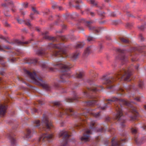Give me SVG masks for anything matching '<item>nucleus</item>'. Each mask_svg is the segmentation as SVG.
<instances>
[{"mask_svg":"<svg viewBox=\"0 0 146 146\" xmlns=\"http://www.w3.org/2000/svg\"><path fill=\"white\" fill-rule=\"evenodd\" d=\"M91 133L90 130L88 129H84L83 135L80 138L81 140L85 142L89 141L90 140V135Z\"/></svg>","mask_w":146,"mask_h":146,"instance_id":"9","label":"nucleus"},{"mask_svg":"<svg viewBox=\"0 0 146 146\" xmlns=\"http://www.w3.org/2000/svg\"><path fill=\"white\" fill-rule=\"evenodd\" d=\"M70 136V135L68 134V132L65 130L62 131L60 132L59 134V137H63L65 139H66L65 140V143L61 146H66L67 145L68 139Z\"/></svg>","mask_w":146,"mask_h":146,"instance_id":"10","label":"nucleus"},{"mask_svg":"<svg viewBox=\"0 0 146 146\" xmlns=\"http://www.w3.org/2000/svg\"><path fill=\"white\" fill-rule=\"evenodd\" d=\"M79 55V52L77 51L71 54L70 56V57L72 60H75L78 58Z\"/></svg>","mask_w":146,"mask_h":146,"instance_id":"14","label":"nucleus"},{"mask_svg":"<svg viewBox=\"0 0 146 146\" xmlns=\"http://www.w3.org/2000/svg\"><path fill=\"white\" fill-rule=\"evenodd\" d=\"M92 49L91 46H89L84 51V55L85 56L88 55L91 52Z\"/></svg>","mask_w":146,"mask_h":146,"instance_id":"17","label":"nucleus"},{"mask_svg":"<svg viewBox=\"0 0 146 146\" xmlns=\"http://www.w3.org/2000/svg\"><path fill=\"white\" fill-rule=\"evenodd\" d=\"M36 53L39 55H44L45 54V51L43 50H38L36 51Z\"/></svg>","mask_w":146,"mask_h":146,"instance_id":"25","label":"nucleus"},{"mask_svg":"<svg viewBox=\"0 0 146 146\" xmlns=\"http://www.w3.org/2000/svg\"><path fill=\"white\" fill-rule=\"evenodd\" d=\"M132 132L133 134H135L137 133V129L135 128H132L131 129Z\"/></svg>","mask_w":146,"mask_h":146,"instance_id":"41","label":"nucleus"},{"mask_svg":"<svg viewBox=\"0 0 146 146\" xmlns=\"http://www.w3.org/2000/svg\"><path fill=\"white\" fill-rule=\"evenodd\" d=\"M104 13V12H101L98 13V14L101 16H103Z\"/></svg>","mask_w":146,"mask_h":146,"instance_id":"51","label":"nucleus"},{"mask_svg":"<svg viewBox=\"0 0 146 146\" xmlns=\"http://www.w3.org/2000/svg\"><path fill=\"white\" fill-rule=\"evenodd\" d=\"M113 88V86H108V89H111Z\"/></svg>","mask_w":146,"mask_h":146,"instance_id":"61","label":"nucleus"},{"mask_svg":"<svg viewBox=\"0 0 146 146\" xmlns=\"http://www.w3.org/2000/svg\"><path fill=\"white\" fill-rule=\"evenodd\" d=\"M107 105L106 104H105L104 106L103 107H100L98 108V109H101L102 110H104L107 107Z\"/></svg>","mask_w":146,"mask_h":146,"instance_id":"43","label":"nucleus"},{"mask_svg":"<svg viewBox=\"0 0 146 146\" xmlns=\"http://www.w3.org/2000/svg\"><path fill=\"white\" fill-rule=\"evenodd\" d=\"M108 103L110 104L111 102H116L115 104V109L117 112L116 119L121 122V125L122 127L125 126L124 123L125 122V117L123 115L122 111L121 109V104L131 106L130 103L124 100L119 99L115 97L112 98L111 99L108 100Z\"/></svg>","mask_w":146,"mask_h":146,"instance_id":"1","label":"nucleus"},{"mask_svg":"<svg viewBox=\"0 0 146 146\" xmlns=\"http://www.w3.org/2000/svg\"><path fill=\"white\" fill-rule=\"evenodd\" d=\"M94 122H92V123H91L90 127V129H92V130H94L95 129L94 128H93L92 127V126L94 125Z\"/></svg>","mask_w":146,"mask_h":146,"instance_id":"45","label":"nucleus"},{"mask_svg":"<svg viewBox=\"0 0 146 146\" xmlns=\"http://www.w3.org/2000/svg\"><path fill=\"white\" fill-rule=\"evenodd\" d=\"M52 7L54 9L58 8L60 10H61V7H59L56 5H53Z\"/></svg>","mask_w":146,"mask_h":146,"instance_id":"37","label":"nucleus"},{"mask_svg":"<svg viewBox=\"0 0 146 146\" xmlns=\"http://www.w3.org/2000/svg\"><path fill=\"white\" fill-rule=\"evenodd\" d=\"M139 66V65H137L136 66H135V69H137Z\"/></svg>","mask_w":146,"mask_h":146,"instance_id":"63","label":"nucleus"},{"mask_svg":"<svg viewBox=\"0 0 146 146\" xmlns=\"http://www.w3.org/2000/svg\"><path fill=\"white\" fill-rule=\"evenodd\" d=\"M132 73L129 70H125V69L121 70L116 75L117 78L121 80L127 81L131 75Z\"/></svg>","mask_w":146,"mask_h":146,"instance_id":"6","label":"nucleus"},{"mask_svg":"<svg viewBox=\"0 0 146 146\" xmlns=\"http://www.w3.org/2000/svg\"><path fill=\"white\" fill-rule=\"evenodd\" d=\"M138 28L139 29L141 30H143L144 29V28H146V25H141L140 27H139Z\"/></svg>","mask_w":146,"mask_h":146,"instance_id":"40","label":"nucleus"},{"mask_svg":"<svg viewBox=\"0 0 146 146\" xmlns=\"http://www.w3.org/2000/svg\"><path fill=\"white\" fill-rule=\"evenodd\" d=\"M9 137H10V139H11V144L12 145H14L16 143V141H15V140L13 138L11 137V136H10Z\"/></svg>","mask_w":146,"mask_h":146,"instance_id":"30","label":"nucleus"},{"mask_svg":"<svg viewBox=\"0 0 146 146\" xmlns=\"http://www.w3.org/2000/svg\"><path fill=\"white\" fill-rule=\"evenodd\" d=\"M47 32H46L44 33H42L43 35L44 36V38L46 39H49L50 40H51L53 41H55L56 40V39L53 37H50L47 35Z\"/></svg>","mask_w":146,"mask_h":146,"instance_id":"15","label":"nucleus"},{"mask_svg":"<svg viewBox=\"0 0 146 146\" xmlns=\"http://www.w3.org/2000/svg\"><path fill=\"white\" fill-rule=\"evenodd\" d=\"M65 81H65L64 80H61V81H58V82H54V85H53V87L54 88H57L59 86V84L58 83H60L61 82H64Z\"/></svg>","mask_w":146,"mask_h":146,"instance_id":"26","label":"nucleus"},{"mask_svg":"<svg viewBox=\"0 0 146 146\" xmlns=\"http://www.w3.org/2000/svg\"><path fill=\"white\" fill-rule=\"evenodd\" d=\"M30 42V41H28L25 42L20 41L18 40H15V43L19 45H22L24 44H28Z\"/></svg>","mask_w":146,"mask_h":146,"instance_id":"18","label":"nucleus"},{"mask_svg":"<svg viewBox=\"0 0 146 146\" xmlns=\"http://www.w3.org/2000/svg\"><path fill=\"white\" fill-rule=\"evenodd\" d=\"M0 63L3 65L4 64V62L3 61V60L1 58H0Z\"/></svg>","mask_w":146,"mask_h":146,"instance_id":"53","label":"nucleus"},{"mask_svg":"<svg viewBox=\"0 0 146 146\" xmlns=\"http://www.w3.org/2000/svg\"><path fill=\"white\" fill-rule=\"evenodd\" d=\"M75 100L76 98H67V102H72L73 100Z\"/></svg>","mask_w":146,"mask_h":146,"instance_id":"39","label":"nucleus"},{"mask_svg":"<svg viewBox=\"0 0 146 146\" xmlns=\"http://www.w3.org/2000/svg\"><path fill=\"white\" fill-rule=\"evenodd\" d=\"M131 26V25L129 23H127L126 25V26L127 27H130Z\"/></svg>","mask_w":146,"mask_h":146,"instance_id":"55","label":"nucleus"},{"mask_svg":"<svg viewBox=\"0 0 146 146\" xmlns=\"http://www.w3.org/2000/svg\"><path fill=\"white\" fill-rule=\"evenodd\" d=\"M7 106L5 105L2 104H0V115L3 116L5 114Z\"/></svg>","mask_w":146,"mask_h":146,"instance_id":"13","label":"nucleus"},{"mask_svg":"<svg viewBox=\"0 0 146 146\" xmlns=\"http://www.w3.org/2000/svg\"><path fill=\"white\" fill-rule=\"evenodd\" d=\"M83 93L85 97H88L89 96V95L86 91H84Z\"/></svg>","mask_w":146,"mask_h":146,"instance_id":"44","label":"nucleus"},{"mask_svg":"<svg viewBox=\"0 0 146 146\" xmlns=\"http://www.w3.org/2000/svg\"><path fill=\"white\" fill-rule=\"evenodd\" d=\"M132 49V50L134 51L138 50V49H137V48H133Z\"/></svg>","mask_w":146,"mask_h":146,"instance_id":"60","label":"nucleus"},{"mask_svg":"<svg viewBox=\"0 0 146 146\" xmlns=\"http://www.w3.org/2000/svg\"><path fill=\"white\" fill-rule=\"evenodd\" d=\"M56 69L60 68L62 69L60 78L62 80H65L70 77V72L69 71L70 68L71 67V65L69 63L67 62L62 64H59L55 65Z\"/></svg>","mask_w":146,"mask_h":146,"instance_id":"3","label":"nucleus"},{"mask_svg":"<svg viewBox=\"0 0 146 146\" xmlns=\"http://www.w3.org/2000/svg\"><path fill=\"white\" fill-rule=\"evenodd\" d=\"M138 86L140 89H141L144 88L145 85L143 82L141 81H140L138 83Z\"/></svg>","mask_w":146,"mask_h":146,"instance_id":"27","label":"nucleus"},{"mask_svg":"<svg viewBox=\"0 0 146 146\" xmlns=\"http://www.w3.org/2000/svg\"><path fill=\"white\" fill-rule=\"evenodd\" d=\"M53 135L52 134H48L47 133L43 135L40 137L39 141H44L45 140H47L49 141L52 139Z\"/></svg>","mask_w":146,"mask_h":146,"instance_id":"11","label":"nucleus"},{"mask_svg":"<svg viewBox=\"0 0 146 146\" xmlns=\"http://www.w3.org/2000/svg\"><path fill=\"white\" fill-rule=\"evenodd\" d=\"M32 10L34 11V12L35 13H37V11L36 10V9L34 8V7H33L32 8Z\"/></svg>","mask_w":146,"mask_h":146,"instance_id":"57","label":"nucleus"},{"mask_svg":"<svg viewBox=\"0 0 146 146\" xmlns=\"http://www.w3.org/2000/svg\"><path fill=\"white\" fill-rule=\"evenodd\" d=\"M84 74L83 72H80L77 75V77L78 78H81L83 76Z\"/></svg>","mask_w":146,"mask_h":146,"instance_id":"38","label":"nucleus"},{"mask_svg":"<svg viewBox=\"0 0 146 146\" xmlns=\"http://www.w3.org/2000/svg\"><path fill=\"white\" fill-rule=\"evenodd\" d=\"M134 100L137 102H140L141 100V98L137 97L135 98Z\"/></svg>","mask_w":146,"mask_h":146,"instance_id":"47","label":"nucleus"},{"mask_svg":"<svg viewBox=\"0 0 146 146\" xmlns=\"http://www.w3.org/2000/svg\"><path fill=\"white\" fill-rule=\"evenodd\" d=\"M48 46L52 48L59 49V51H53L51 54L52 56H56L58 55L63 54L66 55L67 52L64 49V46L63 44H53L52 43H50Z\"/></svg>","mask_w":146,"mask_h":146,"instance_id":"5","label":"nucleus"},{"mask_svg":"<svg viewBox=\"0 0 146 146\" xmlns=\"http://www.w3.org/2000/svg\"><path fill=\"white\" fill-rule=\"evenodd\" d=\"M88 89L92 91L93 92H96L99 90L97 88H94V87H92V88H88Z\"/></svg>","mask_w":146,"mask_h":146,"instance_id":"32","label":"nucleus"},{"mask_svg":"<svg viewBox=\"0 0 146 146\" xmlns=\"http://www.w3.org/2000/svg\"><path fill=\"white\" fill-rule=\"evenodd\" d=\"M17 21L19 23H23L24 22V21L23 20H22L21 19H17Z\"/></svg>","mask_w":146,"mask_h":146,"instance_id":"46","label":"nucleus"},{"mask_svg":"<svg viewBox=\"0 0 146 146\" xmlns=\"http://www.w3.org/2000/svg\"><path fill=\"white\" fill-rule=\"evenodd\" d=\"M115 138H114L112 140V146H123L121 142L115 141Z\"/></svg>","mask_w":146,"mask_h":146,"instance_id":"16","label":"nucleus"},{"mask_svg":"<svg viewBox=\"0 0 146 146\" xmlns=\"http://www.w3.org/2000/svg\"><path fill=\"white\" fill-rule=\"evenodd\" d=\"M74 7L77 9H79L80 8V6L78 5L74 6Z\"/></svg>","mask_w":146,"mask_h":146,"instance_id":"56","label":"nucleus"},{"mask_svg":"<svg viewBox=\"0 0 146 146\" xmlns=\"http://www.w3.org/2000/svg\"><path fill=\"white\" fill-rule=\"evenodd\" d=\"M34 123L36 124V125L35 126V127H38L40 125L42 126L45 125L47 129L49 130L53 127L52 123L51 121L48 120V115L46 114L43 115L41 124L40 123V121L38 120L35 121Z\"/></svg>","mask_w":146,"mask_h":146,"instance_id":"4","label":"nucleus"},{"mask_svg":"<svg viewBox=\"0 0 146 146\" xmlns=\"http://www.w3.org/2000/svg\"><path fill=\"white\" fill-rule=\"evenodd\" d=\"M84 45L83 42H80L77 44L76 45V47L77 48H81L83 47Z\"/></svg>","mask_w":146,"mask_h":146,"instance_id":"28","label":"nucleus"},{"mask_svg":"<svg viewBox=\"0 0 146 146\" xmlns=\"http://www.w3.org/2000/svg\"><path fill=\"white\" fill-rule=\"evenodd\" d=\"M87 40L88 41L92 42L95 40L96 38L92 36H89L87 37Z\"/></svg>","mask_w":146,"mask_h":146,"instance_id":"24","label":"nucleus"},{"mask_svg":"<svg viewBox=\"0 0 146 146\" xmlns=\"http://www.w3.org/2000/svg\"><path fill=\"white\" fill-rule=\"evenodd\" d=\"M103 129L102 128H101V129H97V131H99V132H102L103 131Z\"/></svg>","mask_w":146,"mask_h":146,"instance_id":"58","label":"nucleus"},{"mask_svg":"<svg viewBox=\"0 0 146 146\" xmlns=\"http://www.w3.org/2000/svg\"><path fill=\"white\" fill-rule=\"evenodd\" d=\"M135 142L138 145H139L142 143H143L145 142V140L144 138L142 139H135Z\"/></svg>","mask_w":146,"mask_h":146,"instance_id":"21","label":"nucleus"},{"mask_svg":"<svg viewBox=\"0 0 146 146\" xmlns=\"http://www.w3.org/2000/svg\"><path fill=\"white\" fill-rule=\"evenodd\" d=\"M29 63H35L37 62V60L36 58H32L29 59Z\"/></svg>","mask_w":146,"mask_h":146,"instance_id":"23","label":"nucleus"},{"mask_svg":"<svg viewBox=\"0 0 146 146\" xmlns=\"http://www.w3.org/2000/svg\"><path fill=\"white\" fill-rule=\"evenodd\" d=\"M120 39L121 41L123 42L126 43H129V41L128 40L124 38H121Z\"/></svg>","mask_w":146,"mask_h":146,"instance_id":"29","label":"nucleus"},{"mask_svg":"<svg viewBox=\"0 0 146 146\" xmlns=\"http://www.w3.org/2000/svg\"><path fill=\"white\" fill-rule=\"evenodd\" d=\"M23 7L25 8H26L27 7L28 5V3H25L23 4Z\"/></svg>","mask_w":146,"mask_h":146,"instance_id":"52","label":"nucleus"},{"mask_svg":"<svg viewBox=\"0 0 146 146\" xmlns=\"http://www.w3.org/2000/svg\"><path fill=\"white\" fill-rule=\"evenodd\" d=\"M32 136V133L31 130L29 129L27 130L26 134L25 135L26 137L29 139L31 138Z\"/></svg>","mask_w":146,"mask_h":146,"instance_id":"20","label":"nucleus"},{"mask_svg":"<svg viewBox=\"0 0 146 146\" xmlns=\"http://www.w3.org/2000/svg\"><path fill=\"white\" fill-rule=\"evenodd\" d=\"M79 23L84 24L86 26L88 27L90 30L94 31L96 33H99L102 30V29L101 27L96 28L90 26V24L93 23L92 21H86L85 19H81L79 20Z\"/></svg>","mask_w":146,"mask_h":146,"instance_id":"7","label":"nucleus"},{"mask_svg":"<svg viewBox=\"0 0 146 146\" xmlns=\"http://www.w3.org/2000/svg\"><path fill=\"white\" fill-rule=\"evenodd\" d=\"M82 2V1L81 0H77L76 1V3H81Z\"/></svg>","mask_w":146,"mask_h":146,"instance_id":"54","label":"nucleus"},{"mask_svg":"<svg viewBox=\"0 0 146 146\" xmlns=\"http://www.w3.org/2000/svg\"><path fill=\"white\" fill-rule=\"evenodd\" d=\"M139 38L141 41H143L144 40V38L140 34L139 35Z\"/></svg>","mask_w":146,"mask_h":146,"instance_id":"49","label":"nucleus"},{"mask_svg":"<svg viewBox=\"0 0 146 146\" xmlns=\"http://www.w3.org/2000/svg\"><path fill=\"white\" fill-rule=\"evenodd\" d=\"M86 11L88 14H89V13H90V15L92 16H94L95 15L94 13V12L90 11L89 9H87Z\"/></svg>","mask_w":146,"mask_h":146,"instance_id":"33","label":"nucleus"},{"mask_svg":"<svg viewBox=\"0 0 146 146\" xmlns=\"http://www.w3.org/2000/svg\"><path fill=\"white\" fill-rule=\"evenodd\" d=\"M120 59L121 60L122 62H127L128 61L127 57L125 56L123 54H121L120 55Z\"/></svg>","mask_w":146,"mask_h":146,"instance_id":"19","label":"nucleus"},{"mask_svg":"<svg viewBox=\"0 0 146 146\" xmlns=\"http://www.w3.org/2000/svg\"><path fill=\"white\" fill-rule=\"evenodd\" d=\"M106 39L108 40H111V38L110 36H107L106 37Z\"/></svg>","mask_w":146,"mask_h":146,"instance_id":"62","label":"nucleus"},{"mask_svg":"<svg viewBox=\"0 0 146 146\" xmlns=\"http://www.w3.org/2000/svg\"><path fill=\"white\" fill-rule=\"evenodd\" d=\"M90 3L93 5L96 6L98 3L95 0H90Z\"/></svg>","mask_w":146,"mask_h":146,"instance_id":"35","label":"nucleus"},{"mask_svg":"<svg viewBox=\"0 0 146 146\" xmlns=\"http://www.w3.org/2000/svg\"><path fill=\"white\" fill-rule=\"evenodd\" d=\"M131 112H132L137 113V110L136 109L133 107H131Z\"/></svg>","mask_w":146,"mask_h":146,"instance_id":"42","label":"nucleus"},{"mask_svg":"<svg viewBox=\"0 0 146 146\" xmlns=\"http://www.w3.org/2000/svg\"><path fill=\"white\" fill-rule=\"evenodd\" d=\"M25 23L26 25L28 26H29L31 25V24L29 20H28Z\"/></svg>","mask_w":146,"mask_h":146,"instance_id":"48","label":"nucleus"},{"mask_svg":"<svg viewBox=\"0 0 146 146\" xmlns=\"http://www.w3.org/2000/svg\"><path fill=\"white\" fill-rule=\"evenodd\" d=\"M5 48L7 49H11V48L9 46H3V47L0 46V50H2L3 49V48Z\"/></svg>","mask_w":146,"mask_h":146,"instance_id":"36","label":"nucleus"},{"mask_svg":"<svg viewBox=\"0 0 146 146\" xmlns=\"http://www.w3.org/2000/svg\"><path fill=\"white\" fill-rule=\"evenodd\" d=\"M136 116H131V118L132 119H136Z\"/></svg>","mask_w":146,"mask_h":146,"instance_id":"59","label":"nucleus"},{"mask_svg":"<svg viewBox=\"0 0 146 146\" xmlns=\"http://www.w3.org/2000/svg\"><path fill=\"white\" fill-rule=\"evenodd\" d=\"M113 78L112 77H108L106 76H104L102 78V80L103 81L102 82L103 83L105 84H111L112 80H114Z\"/></svg>","mask_w":146,"mask_h":146,"instance_id":"12","label":"nucleus"},{"mask_svg":"<svg viewBox=\"0 0 146 146\" xmlns=\"http://www.w3.org/2000/svg\"><path fill=\"white\" fill-rule=\"evenodd\" d=\"M61 38L62 39H63L64 38H66L65 36H61Z\"/></svg>","mask_w":146,"mask_h":146,"instance_id":"64","label":"nucleus"},{"mask_svg":"<svg viewBox=\"0 0 146 146\" xmlns=\"http://www.w3.org/2000/svg\"><path fill=\"white\" fill-rule=\"evenodd\" d=\"M53 104L56 106H60L61 105V103L60 102L54 101L53 102Z\"/></svg>","mask_w":146,"mask_h":146,"instance_id":"31","label":"nucleus"},{"mask_svg":"<svg viewBox=\"0 0 146 146\" xmlns=\"http://www.w3.org/2000/svg\"><path fill=\"white\" fill-rule=\"evenodd\" d=\"M58 116L60 117H61L64 114L68 115H73L76 113L72 109L64 108H60L58 111Z\"/></svg>","mask_w":146,"mask_h":146,"instance_id":"8","label":"nucleus"},{"mask_svg":"<svg viewBox=\"0 0 146 146\" xmlns=\"http://www.w3.org/2000/svg\"><path fill=\"white\" fill-rule=\"evenodd\" d=\"M96 100H93L91 101H89L86 102V104L88 105L92 106L95 104L96 103Z\"/></svg>","mask_w":146,"mask_h":146,"instance_id":"22","label":"nucleus"},{"mask_svg":"<svg viewBox=\"0 0 146 146\" xmlns=\"http://www.w3.org/2000/svg\"><path fill=\"white\" fill-rule=\"evenodd\" d=\"M90 113H91V114H92L93 115H94L95 117L96 118H98V117L100 115H99V113H100V112H99L97 113H94L93 112H92L90 113V112H89Z\"/></svg>","mask_w":146,"mask_h":146,"instance_id":"34","label":"nucleus"},{"mask_svg":"<svg viewBox=\"0 0 146 146\" xmlns=\"http://www.w3.org/2000/svg\"><path fill=\"white\" fill-rule=\"evenodd\" d=\"M24 71L25 73L29 76L33 82L36 84L42 86L47 90H50L53 88L52 86H49L44 82L42 78L38 77L35 72L31 73L25 69H24Z\"/></svg>","mask_w":146,"mask_h":146,"instance_id":"2","label":"nucleus"},{"mask_svg":"<svg viewBox=\"0 0 146 146\" xmlns=\"http://www.w3.org/2000/svg\"><path fill=\"white\" fill-rule=\"evenodd\" d=\"M32 113H33L35 112H38L37 110H36V109H35V108H33L32 110Z\"/></svg>","mask_w":146,"mask_h":146,"instance_id":"50","label":"nucleus"}]
</instances>
